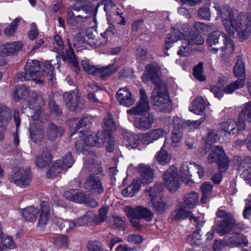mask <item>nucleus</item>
Instances as JSON below:
<instances>
[{
    "label": "nucleus",
    "instance_id": "f257e3e1",
    "mask_svg": "<svg viewBox=\"0 0 251 251\" xmlns=\"http://www.w3.org/2000/svg\"><path fill=\"white\" fill-rule=\"evenodd\" d=\"M212 13L215 18L221 19L226 31L233 35L235 31L237 32L239 38L241 40L247 39L251 34V15L245 12L237 14V11L228 5H220L217 3L210 5Z\"/></svg>",
    "mask_w": 251,
    "mask_h": 251
},
{
    "label": "nucleus",
    "instance_id": "f03ea898",
    "mask_svg": "<svg viewBox=\"0 0 251 251\" xmlns=\"http://www.w3.org/2000/svg\"><path fill=\"white\" fill-rule=\"evenodd\" d=\"M218 218L223 219L216 229L217 232L223 235L233 231L230 234L226 243L232 247L238 245L247 246L248 241L247 238L237 230L243 228V225L241 224H236L233 215L227 213L224 210H219L216 212Z\"/></svg>",
    "mask_w": 251,
    "mask_h": 251
},
{
    "label": "nucleus",
    "instance_id": "7ed1b4c3",
    "mask_svg": "<svg viewBox=\"0 0 251 251\" xmlns=\"http://www.w3.org/2000/svg\"><path fill=\"white\" fill-rule=\"evenodd\" d=\"M25 69V72L17 74V78L22 81L32 80L36 83H41L43 81L42 78L44 74L41 72V69L47 75L51 76L54 71V67L50 61H46L44 64H40L38 61L35 60H28Z\"/></svg>",
    "mask_w": 251,
    "mask_h": 251
},
{
    "label": "nucleus",
    "instance_id": "20e7f679",
    "mask_svg": "<svg viewBox=\"0 0 251 251\" xmlns=\"http://www.w3.org/2000/svg\"><path fill=\"white\" fill-rule=\"evenodd\" d=\"M206 43L209 50L212 53H216L221 51L222 52L221 56L223 58L232 54L235 49L233 41L226 33L220 31H215L209 35Z\"/></svg>",
    "mask_w": 251,
    "mask_h": 251
},
{
    "label": "nucleus",
    "instance_id": "39448f33",
    "mask_svg": "<svg viewBox=\"0 0 251 251\" xmlns=\"http://www.w3.org/2000/svg\"><path fill=\"white\" fill-rule=\"evenodd\" d=\"M151 100L158 110L169 112L172 108V103L167 93V86L164 82L156 83L152 93Z\"/></svg>",
    "mask_w": 251,
    "mask_h": 251
},
{
    "label": "nucleus",
    "instance_id": "423d86ee",
    "mask_svg": "<svg viewBox=\"0 0 251 251\" xmlns=\"http://www.w3.org/2000/svg\"><path fill=\"white\" fill-rule=\"evenodd\" d=\"M92 13L90 7L74 4L67 10V23L72 26L80 25L85 23L91 17Z\"/></svg>",
    "mask_w": 251,
    "mask_h": 251
},
{
    "label": "nucleus",
    "instance_id": "0eeeda50",
    "mask_svg": "<svg viewBox=\"0 0 251 251\" xmlns=\"http://www.w3.org/2000/svg\"><path fill=\"white\" fill-rule=\"evenodd\" d=\"M110 119L109 118L103 120V130L96 133H88L84 135L82 138L87 150L90 147H95L96 145L100 146L104 143L109 142L110 140Z\"/></svg>",
    "mask_w": 251,
    "mask_h": 251
},
{
    "label": "nucleus",
    "instance_id": "6e6552de",
    "mask_svg": "<svg viewBox=\"0 0 251 251\" xmlns=\"http://www.w3.org/2000/svg\"><path fill=\"white\" fill-rule=\"evenodd\" d=\"M173 32L166 41L165 49L168 50L179 39L189 37L192 28L185 24L177 23L172 27Z\"/></svg>",
    "mask_w": 251,
    "mask_h": 251
},
{
    "label": "nucleus",
    "instance_id": "1a4fd4ad",
    "mask_svg": "<svg viewBox=\"0 0 251 251\" xmlns=\"http://www.w3.org/2000/svg\"><path fill=\"white\" fill-rule=\"evenodd\" d=\"M210 152L207 157V162L209 164L217 163L221 171L227 168L228 160L225 153L220 146L210 148Z\"/></svg>",
    "mask_w": 251,
    "mask_h": 251
},
{
    "label": "nucleus",
    "instance_id": "9d476101",
    "mask_svg": "<svg viewBox=\"0 0 251 251\" xmlns=\"http://www.w3.org/2000/svg\"><path fill=\"white\" fill-rule=\"evenodd\" d=\"M177 168L172 166L163 176L164 184L171 192H175L179 187V177Z\"/></svg>",
    "mask_w": 251,
    "mask_h": 251
},
{
    "label": "nucleus",
    "instance_id": "9b49d317",
    "mask_svg": "<svg viewBox=\"0 0 251 251\" xmlns=\"http://www.w3.org/2000/svg\"><path fill=\"white\" fill-rule=\"evenodd\" d=\"M82 68L88 74L99 76L101 79L105 80L110 75V67L95 66L86 60L81 62Z\"/></svg>",
    "mask_w": 251,
    "mask_h": 251
},
{
    "label": "nucleus",
    "instance_id": "f8f14e48",
    "mask_svg": "<svg viewBox=\"0 0 251 251\" xmlns=\"http://www.w3.org/2000/svg\"><path fill=\"white\" fill-rule=\"evenodd\" d=\"M124 211L127 217L144 219L147 222L151 221L153 216L150 210L142 206L133 208L130 206H126L124 207Z\"/></svg>",
    "mask_w": 251,
    "mask_h": 251
},
{
    "label": "nucleus",
    "instance_id": "ddd939ff",
    "mask_svg": "<svg viewBox=\"0 0 251 251\" xmlns=\"http://www.w3.org/2000/svg\"><path fill=\"white\" fill-rule=\"evenodd\" d=\"M167 135L166 131L162 128H157L140 135L141 142L145 145H149Z\"/></svg>",
    "mask_w": 251,
    "mask_h": 251
},
{
    "label": "nucleus",
    "instance_id": "4468645a",
    "mask_svg": "<svg viewBox=\"0 0 251 251\" xmlns=\"http://www.w3.org/2000/svg\"><path fill=\"white\" fill-rule=\"evenodd\" d=\"M119 103L124 106L129 107L135 102L134 96L127 87L120 88L116 95Z\"/></svg>",
    "mask_w": 251,
    "mask_h": 251
},
{
    "label": "nucleus",
    "instance_id": "2eb2a0df",
    "mask_svg": "<svg viewBox=\"0 0 251 251\" xmlns=\"http://www.w3.org/2000/svg\"><path fill=\"white\" fill-rule=\"evenodd\" d=\"M30 172L29 169L19 168L11 176L10 181L20 187H25L29 184Z\"/></svg>",
    "mask_w": 251,
    "mask_h": 251
},
{
    "label": "nucleus",
    "instance_id": "dca6fc26",
    "mask_svg": "<svg viewBox=\"0 0 251 251\" xmlns=\"http://www.w3.org/2000/svg\"><path fill=\"white\" fill-rule=\"evenodd\" d=\"M159 69L156 65L149 64L146 68L145 73L142 76V81L144 83H147L151 80L155 85L156 83L163 82L158 76Z\"/></svg>",
    "mask_w": 251,
    "mask_h": 251
},
{
    "label": "nucleus",
    "instance_id": "f3484780",
    "mask_svg": "<svg viewBox=\"0 0 251 251\" xmlns=\"http://www.w3.org/2000/svg\"><path fill=\"white\" fill-rule=\"evenodd\" d=\"M98 34L95 30H93L92 33L90 31L88 30L87 33V39H84V40L79 36H76L74 38V46H81L83 45L84 43H86L90 46L94 48H97L102 44V43L99 42L97 39Z\"/></svg>",
    "mask_w": 251,
    "mask_h": 251
},
{
    "label": "nucleus",
    "instance_id": "a211bd4d",
    "mask_svg": "<svg viewBox=\"0 0 251 251\" xmlns=\"http://www.w3.org/2000/svg\"><path fill=\"white\" fill-rule=\"evenodd\" d=\"M29 106L30 109L34 110V114L32 115L34 121L38 120L41 114V108L44 104V100L42 96L32 94L28 101Z\"/></svg>",
    "mask_w": 251,
    "mask_h": 251
},
{
    "label": "nucleus",
    "instance_id": "6ab92c4d",
    "mask_svg": "<svg viewBox=\"0 0 251 251\" xmlns=\"http://www.w3.org/2000/svg\"><path fill=\"white\" fill-rule=\"evenodd\" d=\"M63 98L66 105L70 110L74 111L77 109H82L84 107L83 103L79 101L77 93L76 92L71 93L66 92L63 95Z\"/></svg>",
    "mask_w": 251,
    "mask_h": 251
},
{
    "label": "nucleus",
    "instance_id": "aec40b11",
    "mask_svg": "<svg viewBox=\"0 0 251 251\" xmlns=\"http://www.w3.org/2000/svg\"><path fill=\"white\" fill-rule=\"evenodd\" d=\"M238 171L241 176L251 186V157H245L239 166Z\"/></svg>",
    "mask_w": 251,
    "mask_h": 251
},
{
    "label": "nucleus",
    "instance_id": "412c9836",
    "mask_svg": "<svg viewBox=\"0 0 251 251\" xmlns=\"http://www.w3.org/2000/svg\"><path fill=\"white\" fill-rule=\"evenodd\" d=\"M154 122V118L153 115L149 113L137 119L134 124L137 128L145 131L150 129Z\"/></svg>",
    "mask_w": 251,
    "mask_h": 251
},
{
    "label": "nucleus",
    "instance_id": "4be33fe9",
    "mask_svg": "<svg viewBox=\"0 0 251 251\" xmlns=\"http://www.w3.org/2000/svg\"><path fill=\"white\" fill-rule=\"evenodd\" d=\"M174 129L172 134L171 139L173 144H177L182 137V128L183 121L179 117L174 118L173 121Z\"/></svg>",
    "mask_w": 251,
    "mask_h": 251
},
{
    "label": "nucleus",
    "instance_id": "5701e85b",
    "mask_svg": "<svg viewBox=\"0 0 251 251\" xmlns=\"http://www.w3.org/2000/svg\"><path fill=\"white\" fill-rule=\"evenodd\" d=\"M29 130L30 137L33 142H37L42 140L44 137V130L39 120L30 124Z\"/></svg>",
    "mask_w": 251,
    "mask_h": 251
},
{
    "label": "nucleus",
    "instance_id": "b1692460",
    "mask_svg": "<svg viewBox=\"0 0 251 251\" xmlns=\"http://www.w3.org/2000/svg\"><path fill=\"white\" fill-rule=\"evenodd\" d=\"M154 191L155 193V198H151V203L152 204V206L154 209H155L158 213H161L165 211L166 209V204L164 202H163L161 199V197H159L158 196V190L157 188H154L152 189H149L148 190L147 193L150 196H152L151 191Z\"/></svg>",
    "mask_w": 251,
    "mask_h": 251
},
{
    "label": "nucleus",
    "instance_id": "393cba45",
    "mask_svg": "<svg viewBox=\"0 0 251 251\" xmlns=\"http://www.w3.org/2000/svg\"><path fill=\"white\" fill-rule=\"evenodd\" d=\"M11 119V110L5 106L0 107V133L5 130Z\"/></svg>",
    "mask_w": 251,
    "mask_h": 251
},
{
    "label": "nucleus",
    "instance_id": "a878e982",
    "mask_svg": "<svg viewBox=\"0 0 251 251\" xmlns=\"http://www.w3.org/2000/svg\"><path fill=\"white\" fill-rule=\"evenodd\" d=\"M138 171L142 177V181L145 183H150L153 179V171L149 166L141 164L138 166Z\"/></svg>",
    "mask_w": 251,
    "mask_h": 251
},
{
    "label": "nucleus",
    "instance_id": "bb28decb",
    "mask_svg": "<svg viewBox=\"0 0 251 251\" xmlns=\"http://www.w3.org/2000/svg\"><path fill=\"white\" fill-rule=\"evenodd\" d=\"M180 46L177 51V54L179 56H188L192 52V45L189 37L181 38L178 40Z\"/></svg>",
    "mask_w": 251,
    "mask_h": 251
},
{
    "label": "nucleus",
    "instance_id": "cd10ccee",
    "mask_svg": "<svg viewBox=\"0 0 251 251\" xmlns=\"http://www.w3.org/2000/svg\"><path fill=\"white\" fill-rule=\"evenodd\" d=\"M205 108V102L201 97H197L190 105L189 110L197 115H202Z\"/></svg>",
    "mask_w": 251,
    "mask_h": 251
},
{
    "label": "nucleus",
    "instance_id": "c85d7f7f",
    "mask_svg": "<svg viewBox=\"0 0 251 251\" xmlns=\"http://www.w3.org/2000/svg\"><path fill=\"white\" fill-rule=\"evenodd\" d=\"M64 197L72 201L81 203L85 199L83 193L77 189H73L67 191L64 193Z\"/></svg>",
    "mask_w": 251,
    "mask_h": 251
},
{
    "label": "nucleus",
    "instance_id": "c756f323",
    "mask_svg": "<svg viewBox=\"0 0 251 251\" xmlns=\"http://www.w3.org/2000/svg\"><path fill=\"white\" fill-rule=\"evenodd\" d=\"M39 218L38 224L40 226H43L47 224L48 221L50 214V206L48 202H42L41 204L40 211H39Z\"/></svg>",
    "mask_w": 251,
    "mask_h": 251
},
{
    "label": "nucleus",
    "instance_id": "7c9ffc66",
    "mask_svg": "<svg viewBox=\"0 0 251 251\" xmlns=\"http://www.w3.org/2000/svg\"><path fill=\"white\" fill-rule=\"evenodd\" d=\"M221 129L225 132L226 136H231L237 132V123L234 120L229 119L221 124Z\"/></svg>",
    "mask_w": 251,
    "mask_h": 251
},
{
    "label": "nucleus",
    "instance_id": "2f4dec72",
    "mask_svg": "<svg viewBox=\"0 0 251 251\" xmlns=\"http://www.w3.org/2000/svg\"><path fill=\"white\" fill-rule=\"evenodd\" d=\"M154 158L159 165L164 166L169 164L172 159V156L164 149L163 147L156 152Z\"/></svg>",
    "mask_w": 251,
    "mask_h": 251
},
{
    "label": "nucleus",
    "instance_id": "473e14b6",
    "mask_svg": "<svg viewBox=\"0 0 251 251\" xmlns=\"http://www.w3.org/2000/svg\"><path fill=\"white\" fill-rule=\"evenodd\" d=\"M123 136L127 147L134 149L138 146L140 140V137L138 135L134 134L129 131H125Z\"/></svg>",
    "mask_w": 251,
    "mask_h": 251
},
{
    "label": "nucleus",
    "instance_id": "72a5a7b5",
    "mask_svg": "<svg viewBox=\"0 0 251 251\" xmlns=\"http://www.w3.org/2000/svg\"><path fill=\"white\" fill-rule=\"evenodd\" d=\"M51 160V155L49 151L44 150L41 154L37 158L36 165L41 168L46 167L50 163Z\"/></svg>",
    "mask_w": 251,
    "mask_h": 251
},
{
    "label": "nucleus",
    "instance_id": "f704fd0d",
    "mask_svg": "<svg viewBox=\"0 0 251 251\" xmlns=\"http://www.w3.org/2000/svg\"><path fill=\"white\" fill-rule=\"evenodd\" d=\"M187 218H189L190 220L192 219H193L195 221L197 220V218L194 217L190 211H186L182 207L173 212L171 214V218L173 220H178Z\"/></svg>",
    "mask_w": 251,
    "mask_h": 251
},
{
    "label": "nucleus",
    "instance_id": "c9c22d12",
    "mask_svg": "<svg viewBox=\"0 0 251 251\" xmlns=\"http://www.w3.org/2000/svg\"><path fill=\"white\" fill-rule=\"evenodd\" d=\"M199 198L198 194L194 192L185 194L184 197L185 207L189 209L194 208L198 203Z\"/></svg>",
    "mask_w": 251,
    "mask_h": 251
},
{
    "label": "nucleus",
    "instance_id": "e433bc0d",
    "mask_svg": "<svg viewBox=\"0 0 251 251\" xmlns=\"http://www.w3.org/2000/svg\"><path fill=\"white\" fill-rule=\"evenodd\" d=\"M86 185L99 194L101 193L103 191L100 180L98 177L90 176Z\"/></svg>",
    "mask_w": 251,
    "mask_h": 251
},
{
    "label": "nucleus",
    "instance_id": "4c0bfd02",
    "mask_svg": "<svg viewBox=\"0 0 251 251\" xmlns=\"http://www.w3.org/2000/svg\"><path fill=\"white\" fill-rule=\"evenodd\" d=\"M150 107L149 102H143L140 101L138 105L134 106L131 109L128 110L127 112L130 115H140L144 112L149 111Z\"/></svg>",
    "mask_w": 251,
    "mask_h": 251
},
{
    "label": "nucleus",
    "instance_id": "58836bf2",
    "mask_svg": "<svg viewBox=\"0 0 251 251\" xmlns=\"http://www.w3.org/2000/svg\"><path fill=\"white\" fill-rule=\"evenodd\" d=\"M150 107L149 102H143L140 101L138 105L134 106L131 109L128 110L127 112L130 115H140L144 112L149 111Z\"/></svg>",
    "mask_w": 251,
    "mask_h": 251
},
{
    "label": "nucleus",
    "instance_id": "ea45409f",
    "mask_svg": "<svg viewBox=\"0 0 251 251\" xmlns=\"http://www.w3.org/2000/svg\"><path fill=\"white\" fill-rule=\"evenodd\" d=\"M22 47V43L20 42H14L5 44L4 45L3 50L5 53L7 55H11L19 51Z\"/></svg>",
    "mask_w": 251,
    "mask_h": 251
},
{
    "label": "nucleus",
    "instance_id": "a19ab883",
    "mask_svg": "<svg viewBox=\"0 0 251 251\" xmlns=\"http://www.w3.org/2000/svg\"><path fill=\"white\" fill-rule=\"evenodd\" d=\"M108 206H104L101 207L99 210V214L98 215H95L94 225H100L107 220L108 218Z\"/></svg>",
    "mask_w": 251,
    "mask_h": 251
},
{
    "label": "nucleus",
    "instance_id": "79ce46f5",
    "mask_svg": "<svg viewBox=\"0 0 251 251\" xmlns=\"http://www.w3.org/2000/svg\"><path fill=\"white\" fill-rule=\"evenodd\" d=\"M140 187L139 181L133 180L132 184L122 191V194L126 197H132L139 191Z\"/></svg>",
    "mask_w": 251,
    "mask_h": 251
},
{
    "label": "nucleus",
    "instance_id": "37998d69",
    "mask_svg": "<svg viewBox=\"0 0 251 251\" xmlns=\"http://www.w3.org/2000/svg\"><path fill=\"white\" fill-rule=\"evenodd\" d=\"M38 214L39 210L31 206L25 208L22 211V214L25 219L31 222L36 220Z\"/></svg>",
    "mask_w": 251,
    "mask_h": 251
},
{
    "label": "nucleus",
    "instance_id": "c03bdc74",
    "mask_svg": "<svg viewBox=\"0 0 251 251\" xmlns=\"http://www.w3.org/2000/svg\"><path fill=\"white\" fill-rule=\"evenodd\" d=\"M63 131V130L56 125L51 124L49 126L47 129V136L50 140H54L57 137L60 136Z\"/></svg>",
    "mask_w": 251,
    "mask_h": 251
},
{
    "label": "nucleus",
    "instance_id": "a18cd8bd",
    "mask_svg": "<svg viewBox=\"0 0 251 251\" xmlns=\"http://www.w3.org/2000/svg\"><path fill=\"white\" fill-rule=\"evenodd\" d=\"M218 139L216 133L212 131L208 133L207 140L204 148L200 151V153L202 156H205L209 151L210 148H211V143L215 142Z\"/></svg>",
    "mask_w": 251,
    "mask_h": 251
},
{
    "label": "nucleus",
    "instance_id": "49530a36",
    "mask_svg": "<svg viewBox=\"0 0 251 251\" xmlns=\"http://www.w3.org/2000/svg\"><path fill=\"white\" fill-rule=\"evenodd\" d=\"M57 162H59V166L63 170H66L73 166L74 160L71 152H68L62 160H58Z\"/></svg>",
    "mask_w": 251,
    "mask_h": 251
},
{
    "label": "nucleus",
    "instance_id": "de8ad7c7",
    "mask_svg": "<svg viewBox=\"0 0 251 251\" xmlns=\"http://www.w3.org/2000/svg\"><path fill=\"white\" fill-rule=\"evenodd\" d=\"M201 190L202 194L201 201L203 203H205L207 196L212 193V185L209 182H205L201 186Z\"/></svg>",
    "mask_w": 251,
    "mask_h": 251
},
{
    "label": "nucleus",
    "instance_id": "09e8293b",
    "mask_svg": "<svg viewBox=\"0 0 251 251\" xmlns=\"http://www.w3.org/2000/svg\"><path fill=\"white\" fill-rule=\"evenodd\" d=\"M245 85L243 79H238L226 85L224 91L226 94H231L238 88H242Z\"/></svg>",
    "mask_w": 251,
    "mask_h": 251
},
{
    "label": "nucleus",
    "instance_id": "8fccbe9b",
    "mask_svg": "<svg viewBox=\"0 0 251 251\" xmlns=\"http://www.w3.org/2000/svg\"><path fill=\"white\" fill-rule=\"evenodd\" d=\"M234 75L236 77L245 79V69L243 62L242 60L238 59L234 68Z\"/></svg>",
    "mask_w": 251,
    "mask_h": 251
},
{
    "label": "nucleus",
    "instance_id": "3c124183",
    "mask_svg": "<svg viewBox=\"0 0 251 251\" xmlns=\"http://www.w3.org/2000/svg\"><path fill=\"white\" fill-rule=\"evenodd\" d=\"M0 242L2 245H0V251H8L7 249H12L16 248V245L11 237L2 236Z\"/></svg>",
    "mask_w": 251,
    "mask_h": 251
},
{
    "label": "nucleus",
    "instance_id": "603ef678",
    "mask_svg": "<svg viewBox=\"0 0 251 251\" xmlns=\"http://www.w3.org/2000/svg\"><path fill=\"white\" fill-rule=\"evenodd\" d=\"M201 236L199 230L196 229L194 232L187 238V242L192 246H200L201 244Z\"/></svg>",
    "mask_w": 251,
    "mask_h": 251
},
{
    "label": "nucleus",
    "instance_id": "864d4df0",
    "mask_svg": "<svg viewBox=\"0 0 251 251\" xmlns=\"http://www.w3.org/2000/svg\"><path fill=\"white\" fill-rule=\"evenodd\" d=\"M20 21V18H16L9 25H7L4 30L5 35L8 37L13 36Z\"/></svg>",
    "mask_w": 251,
    "mask_h": 251
},
{
    "label": "nucleus",
    "instance_id": "5fc2aeb1",
    "mask_svg": "<svg viewBox=\"0 0 251 251\" xmlns=\"http://www.w3.org/2000/svg\"><path fill=\"white\" fill-rule=\"evenodd\" d=\"M63 169L59 166V162H55L51 167H50L47 172V175L49 178H53L57 176L60 174Z\"/></svg>",
    "mask_w": 251,
    "mask_h": 251
},
{
    "label": "nucleus",
    "instance_id": "6e6d98bb",
    "mask_svg": "<svg viewBox=\"0 0 251 251\" xmlns=\"http://www.w3.org/2000/svg\"><path fill=\"white\" fill-rule=\"evenodd\" d=\"M87 247L89 251H108L104 250L102 243L97 240L89 241Z\"/></svg>",
    "mask_w": 251,
    "mask_h": 251
},
{
    "label": "nucleus",
    "instance_id": "4d7b16f0",
    "mask_svg": "<svg viewBox=\"0 0 251 251\" xmlns=\"http://www.w3.org/2000/svg\"><path fill=\"white\" fill-rule=\"evenodd\" d=\"M93 122V118L91 116L84 117L81 119L76 126L75 130H79L83 126H89Z\"/></svg>",
    "mask_w": 251,
    "mask_h": 251
},
{
    "label": "nucleus",
    "instance_id": "13d9d810",
    "mask_svg": "<svg viewBox=\"0 0 251 251\" xmlns=\"http://www.w3.org/2000/svg\"><path fill=\"white\" fill-rule=\"evenodd\" d=\"M202 63L200 62L194 68V75L195 77L201 81H204L205 79L204 75L202 74Z\"/></svg>",
    "mask_w": 251,
    "mask_h": 251
},
{
    "label": "nucleus",
    "instance_id": "bf43d9fd",
    "mask_svg": "<svg viewBox=\"0 0 251 251\" xmlns=\"http://www.w3.org/2000/svg\"><path fill=\"white\" fill-rule=\"evenodd\" d=\"M240 118L242 117L246 119L247 117L248 120L251 122V102L250 101L245 104L243 110L240 113Z\"/></svg>",
    "mask_w": 251,
    "mask_h": 251
},
{
    "label": "nucleus",
    "instance_id": "052dcab7",
    "mask_svg": "<svg viewBox=\"0 0 251 251\" xmlns=\"http://www.w3.org/2000/svg\"><path fill=\"white\" fill-rule=\"evenodd\" d=\"M29 94V89L25 86L17 89L14 93V97L16 99L25 98Z\"/></svg>",
    "mask_w": 251,
    "mask_h": 251
},
{
    "label": "nucleus",
    "instance_id": "680f3d73",
    "mask_svg": "<svg viewBox=\"0 0 251 251\" xmlns=\"http://www.w3.org/2000/svg\"><path fill=\"white\" fill-rule=\"evenodd\" d=\"M63 58L71 63H76V59L73 49L67 50L65 53L62 55Z\"/></svg>",
    "mask_w": 251,
    "mask_h": 251
},
{
    "label": "nucleus",
    "instance_id": "e2e57ef3",
    "mask_svg": "<svg viewBox=\"0 0 251 251\" xmlns=\"http://www.w3.org/2000/svg\"><path fill=\"white\" fill-rule=\"evenodd\" d=\"M189 38L190 39L192 46L193 45L198 46L202 45L204 42V38L201 35L199 34L193 35H191L189 34Z\"/></svg>",
    "mask_w": 251,
    "mask_h": 251
},
{
    "label": "nucleus",
    "instance_id": "0e129e2a",
    "mask_svg": "<svg viewBox=\"0 0 251 251\" xmlns=\"http://www.w3.org/2000/svg\"><path fill=\"white\" fill-rule=\"evenodd\" d=\"M209 90L214 95L215 98L221 99L224 96V92L223 89L220 86L216 85H212L210 86Z\"/></svg>",
    "mask_w": 251,
    "mask_h": 251
},
{
    "label": "nucleus",
    "instance_id": "69168bd1",
    "mask_svg": "<svg viewBox=\"0 0 251 251\" xmlns=\"http://www.w3.org/2000/svg\"><path fill=\"white\" fill-rule=\"evenodd\" d=\"M193 27L198 32H208L211 29V26L209 25L198 22L195 23Z\"/></svg>",
    "mask_w": 251,
    "mask_h": 251
},
{
    "label": "nucleus",
    "instance_id": "338daca9",
    "mask_svg": "<svg viewBox=\"0 0 251 251\" xmlns=\"http://www.w3.org/2000/svg\"><path fill=\"white\" fill-rule=\"evenodd\" d=\"M211 12V9L210 10L208 7H203L199 9L198 14L202 19L209 20Z\"/></svg>",
    "mask_w": 251,
    "mask_h": 251
},
{
    "label": "nucleus",
    "instance_id": "774afa93",
    "mask_svg": "<svg viewBox=\"0 0 251 251\" xmlns=\"http://www.w3.org/2000/svg\"><path fill=\"white\" fill-rule=\"evenodd\" d=\"M205 120L204 117H201L199 120L196 121H187L185 124L190 129H196L198 128L201 124Z\"/></svg>",
    "mask_w": 251,
    "mask_h": 251
}]
</instances>
